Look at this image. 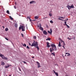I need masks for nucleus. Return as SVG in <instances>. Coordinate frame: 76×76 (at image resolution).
I'll list each match as a JSON object with an SVG mask.
<instances>
[{
    "label": "nucleus",
    "mask_w": 76,
    "mask_h": 76,
    "mask_svg": "<svg viewBox=\"0 0 76 76\" xmlns=\"http://www.w3.org/2000/svg\"><path fill=\"white\" fill-rule=\"evenodd\" d=\"M38 42H35V41H34V42L32 44L31 46V47H34L35 46L38 50H39V47L38 46Z\"/></svg>",
    "instance_id": "1"
},
{
    "label": "nucleus",
    "mask_w": 76,
    "mask_h": 76,
    "mask_svg": "<svg viewBox=\"0 0 76 76\" xmlns=\"http://www.w3.org/2000/svg\"><path fill=\"white\" fill-rule=\"evenodd\" d=\"M0 57H1V58H2L4 60H8L7 58L5 56H4V55H3L1 53H0Z\"/></svg>",
    "instance_id": "2"
},
{
    "label": "nucleus",
    "mask_w": 76,
    "mask_h": 76,
    "mask_svg": "<svg viewBox=\"0 0 76 76\" xmlns=\"http://www.w3.org/2000/svg\"><path fill=\"white\" fill-rule=\"evenodd\" d=\"M50 46H51V47L52 48H54V50L55 51H57V48H56V45L54 44H51Z\"/></svg>",
    "instance_id": "3"
},
{
    "label": "nucleus",
    "mask_w": 76,
    "mask_h": 76,
    "mask_svg": "<svg viewBox=\"0 0 76 76\" xmlns=\"http://www.w3.org/2000/svg\"><path fill=\"white\" fill-rule=\"evenodd\" d=\"M21 29H22V31H25V28L23 26H21V27H19V30L20 31Z\"/></svg>",
    "instance_id": "4"
},
{
    "label": "nucleus",
    "mask_w": 76,
    "mask_h": 76,
    "mask_svg": "<svg viewBox=\"0 0 76 76\" xmlns=\"http://www.w3.org/2000/svg\"><path fill=\"white\" fill-rule=\"evenodd\" d=\"M54 50V49L52 47L50 48V53H51L52 52H53V51Z\"/></svg>",
    "instance_id": "5"
},
{
    "label": "nucleus",
    "mask_w": 76,
    "mask_h": 76,
    "mask_svg": "<svg viewBox=\"0 0 76 76\" xmlns=\"http://www.w3.org/2000/svg\"><path fill=\"white\" fill-rule=\"evenodd\" d=\"M43 34L44 35H46L48 34V33L45 30H44L43 31Z\"/></svg>",
    "instance_id": "6"
},
{
    "label": "nucleus",
    "mask_w": 76,
    "mask_h": 76,
    "mask_svg": "<svg viewBox=\"0 0 76 76\" xmlns=\"http://www.w3.org/2000/svg\"><path fill=\"white\" fill-rule=\"evenodd\" d=\"M37 66H37V67H38V68H39V67H41V66H40V64H39V63L37 61Z\"/></svg>",
    "instance_id": "7"
},
{
    "label": "nucleus",
    "mask_w": 76,
    "mask_h": 76,
    "mask_svg": "<svg viewBox=\"0 0 76 76\" xmlns=\"http://www.w3.org/2000/svg\"><path fill=\"white\" fill-rule=\"evenodd\" d=\"M50 31H48V33H49V34H50L51 35V34H52V32H53V31H52V29H50Z\"/></svg>",
    "instance_id": "8"
},
{
    "label": "nucleus",
    "mask_w": 76,
    "mask_h": 76,
    "mask_svg": "<svg viewBox=\"0 0 76 76\" xmlns=\"http://www.w3.org/2000/svg\"><path fill=\"white\" fill-rule=\"evenodd\" d=\"M66 22H67L66 21L64 22L65 25L67 27V28H70V27L69 26H68L67 24L66 23Z\"/></svg>",
    "instance_id": "9"
},
{
    "label": "nucleus",
    "mask_w": 76,
    "mask_h": 76,
    "mask_svg": "<svg viewBox=\"0 0 76 76\" xmlns=\"http://www.w3.org/2000/svg\"><path fill=\"white\" fill-rule=\"evenodd\" d=\"M53 72L54 73H55V75L57 76H58V73L57 72H55V71H54V70H53Z\"/></svg>",
    "instance_id": "10"
},
{
    "label": "nucleus",
    "mask_w": 76,
    "mask_h": 76,
    "mask_svg": "<svg viewBox=\"0 0 76 76\" xmlns=\"http://www.w3.org/2000/svg\"><path fill=\"white\" fill-rule=\"evenodd\" d=\"M38 27H39V29H40V30H42V31H43V28L41 27V26H38Z\"/></svg>",
    "instance_id": "11"
},
{
    "label": "nucleus",
    "mask_w": 76,
    "mask_h": 76,
    "mask_svg": "<svg viewBox=\"0 0 76 76\" xmlns=\"http://www.w3.org/2000/svg\"><path fill=\"white\" fill-rule=\"evenodd\" d=\"M49 44H50V43H49V42H47V47H50V45H49Z\"/></svg>",
    "instance_id": "12"
},
{
    "label": "nucleus",
    "mask_w": 76,
    "mask_h": 76,
    "mask_svg": "<svg viewBox=\"0 0 76 76\" xmlns=\"http://www.w3.org/2000/svg\"><path fill=\"white\" fill-rule=\"evenodd\" d=\"M66 7H67V8H68V9L69 10V9H71V8H70V6L69 5H68L67 6H66Z\"/></svg>",
    "instance_id": "13"
},
{
    "label": "nucleus",
    "mask_w": 76,
    "mask_h": 76,
    "mask_svg": "<svg viewBox=\"0 0 76 76\" xmlns=\"http://www.w3.org/2000/svg\"><path fill=\"white\" fill-rule=\"evenodd\" d=\"M10 66H12V65H9L8 64V66H5V68H8V67H9Z\"/></svg>",
    "instance_id": "14"
},
{
    "label": "nucleus",
    "mask_w": 76,
    "mask_h": 76,
    "mask_svg": "<svg viewBox=\"0 0 76 76\" xmlns=\"http://www.w3.org/2000/svg\"><path fill=\"white\" fill-rule=\"evenodd\" d=\"M34 2H35L34 1H31L29 3H30V4H32L33 3H34Z\"/></svg>",
    "instance_id": "15"
},
{
    "label": "nucleus",
    "mask_w": 76,
    "mask_h": 76,
    "mask_svg": "<svg viewBox=\"0 0 76 76\" xmlns=\"http://www.w3.org/2000/svg\"><path fill=\"white\" fill-rule=\"evenodd\" d=\"M1 64L2 66H4V65H5V64H4V62L2 61L1 62Z\"/></svg>",
    "instance_id": "16"
},
{
    "label": "nucleus",
    "mask_w": 76,
    "mask_h": 76,
    "mask_svg": "<svg viewBox=\"0 0 76 76\" xmlns=\"http://www.w3.org/2000/svg\"><path fill=\"white\" fill-rule=\"evenodd\" d=\"M58 45L59 47H61V43L60 42H59Z\"/></svg>",
    "instance_id": "17"
},
{
    "label": "nucleus",
    "mask_w": 76,
    "mask_h": 76,
    "mask_svg": "<svg viewBox=\"0 0 76 76\" xmlns=\"http://www.w3.org/2000/svg\"><path fill=\"white\" fill-rule=\"evenodd\" d=\"M66 54H67V56H70V53H66Z\"/></svg>",
    "instance_id": "18"
},
{
    "label": "nucleus",
    "mask_w": 76,
    "mask_h": 76,
    "mask_svg": "<svg viewBox=\"0 0 76 76\" xmlns=\"http://www.w3.org/2000/svg\"><path fill=\"white\" fill-rule=\"evenodd\" d=\"M70 7L71 9H72V8H74V6H73V4H72L71 6H70Z\"/></svg>",
    "instance_id": "19"
},
{
    "label": "nucleus",
    "mask_w": 76,
    "mask_h": 76,
    "mask_svg": "<svg viewBox=\"0 0 76 76\" xmlns=\"http://www.w3.org/2000/svg\"><path fill=\"white\" fill-rule=\"evenodd\" d=\"M34 18L36 19H38V16H35L34 17Z\"/></svg>",
    "instance_id": "20"
},
{
    "label": "nucleus",
    "mask_w": 76,
    "mask_h": 76,
    "mask_svg": "<svg viewBox=\"0 0 76 76\" xmlns=\"http://www.w3.org/2000/svg\"><path fill=\"white\" fill-rule=\"evenodd\" d=\"M51 54H52V55H53L54 56H55V52H53V53H51Z\"/></svg>",
    "instance_id": "21"
},
{
    "label": "nucleus",
    "mask_w": 76,
    "mask_h": 76,
    "mask_svg": "<svg viewBox=\"0 0 76 76\" xmlns=\"http://www.w3.org/2000/svg\"><path fill=\"white\" fill-rule=\"evenodd\" d=\"M9 18L10 19H11V20H13V18H12L11 16H9Z\"/></svg>",
    "instance_id": "22"
},
{
    "label": "nucleus",
    "mask_w": 76,
    "mask_h": 76,
    "mask_svg": "<svg viewBox=\"0 0 76 76\" xmlns=\"http://www.w3.org/2000/svg\"><path fill=\"white\" fill-rule=\"evenodd\" d=\"M46 40H48V41H50V40H51V38H48L46 39Z\"/></svg>",
    "instance_id": "23"
},
{
    "label": "nucleus",
    "mask_w": 76,
    "mask_h": 76,
    "mask_svg": "<svg viewBox=\"0 0 76 76\" xmlns=\"http://www.w3.org/2000/svg\"><path fill=\"white\" fill-rule=\"evenodd\" d=\"M65 17H66L65 16V15H64V17H61L60 18H61V19H63H63H64Z\"/></svg>",
    "instance_id": "24"
},
{
    "label": "nucleus",
    "mask_w": 76,
    "mask_h": 76,
    "mask_svg": "<svg viewBox=\"0 0 76 76\" xmlns=\"http://www.w3.org/2000/svg\"><path fill=\"white\" fill-rule=\"evenodd\" d=\"M5 31H7L9 30V29L7 28H5Z\"/></svg>",
    "instance_id": "25"
},
{
    "label": "nucleus",
    "mask_w": 76,
    "mask_h": 76,
    "mask_svg": "<svg viewBox=\"0 0 76 76\" xmlns=\"http://www.w3.org/2000/svg\"><path fill=\"white\" fill-rule=\"evenodd\" d=\"M23 45V47H26V45L25 44H24Z\"/></svg>",
    "instance_id": "26"
},
{
    "label": "nucleus",
    "mask_w": 76,
    "mask_h": 76,
    "mask_svg": "<svg viewBox=\"0 0 76 76\" xmlns=\"http://www.w3.org/2000/svg\"><path fill=\"white\" fill-rule=\"evenodd\" d=\"M15 28H17V27H18V25H17V24H15Z\"/></svg>",
    "instance_id": "27"
},
{
    "label": "nucleus",
    "mask_w": 76,
    "mask_h": 76,
    "mask_svg": "<svg viewBox=\"0 0 76 76\" xmlns=\"http://www.w3.org/2000/svg\"><path fill=\"white\" fill-rule=\"evenodd\" d=\"M33 38L35 39L37 38V37H36V36H34L33 37Z\"/></svg>",
    "instance_id": "28"
},
{
    "label": "nucleus",
    "mask_w": 76,
    "mask_h": 76,
    "mask_svg": "<svg viewBox=\"0 0 76 76\" xmlns=\"http://www.w3.org/2000/svg\"><path fill=\"white\" fill-rule=\"evenodd\" d=\"M60 41H61V42L62 43V42H64L63 41V40H61V39H60Z\"/></svg>",
    "instance_id": "29"
},
{
    "label": "nucleus",
    "mask_w": 76,
    "mask_h": 76,
    "mask_svg": "<svg viewBox=\"0 0 76 76\" xmlns=\"http://www.w3.org/2000/svg\"><path fill=\"white\" fill-rule=\"evenodd\" d=\"M50 22L51 23H53V21L52 20H50Z\"/></svg>",
    "instance_id": "30"
},
{
    "label": "nucleus",
    "mask_w": 76,
    "mask_h": 76,
    "mask_svg": "<svg viewBox=\"0 0 76 76\" xmlns=\"http://www.w3.org/2000/svg\"><path fill=\"white\" fill-rule=\"evenodd\" d=\"M7 13H8V14H9V10H7Z\"/></svg>",
    "instance_id": "31"
},
{
    "label": "nucleus",
    "mask_w": 76,
    "mask_h": 76,
    "mask_svg": "<svg viewBox=\"0 0 76 76\" xmlns=\"http://www.w3.org/2000/svg\"><path fill=\"white\" fill-rule=\"evenodd\" d=\"M49 15L50 16V17L52 16V14L51 13H49Z\"/></svg>",
    "instance_id": "32"
},
{
    "label": "nucleus",
    "mask_w": 76,
    "mask_h": 76,
    "mask_svg": "<svg viewBox=\"0 0 76 76\" xmlns=\"http://www.w3.org/2000/svg\"><path fill=\"white\" fill-rule=\"evenodd\" d=\"M28 19H30L31 17H27Z\"/></svg>",
    "instance_id": "33"
},
{
    "label": "nucleus",
    "mask_w": 76,
    "mask_h": 76,
    "mask_svg": "<svg viewBox=\"0 0 76 76\" xmlns=\"http://www.w3.org/2000/svg\"><path fill=\"white\" fill-rule=\"evenodd\" d=\"M5 39H6V40L7 41H9V39H8L6 37L5 38Z\"/></svg>",
    "instance_id": "34"
},
{
    "label": "nucleus",
    "mask_w": 76,
    "mask_h": 76,
    "mask_svg": "<svg viewBox=\"0 0 76 76\" xmlns=\"http://www.w3.org/2000/svg\"><path fill=\"white\" fill-rule=\"evenodd\" d=\"M67 39H69V40H70V39H70V38H69V37H68Z\"/></svg>",
    "instance_id": "35"
},
{
    "label": "nucleus",
    "mask_w": 76,
    "mask_h": 76,
    "mask_svg": "<svg viewBox=\"0 0 76 76\" xmlns=\"http://www.w3.org/2000/svg\"><path fill=\"white\" fill-rule=\"evenodd\" d=\"M58 20H62V19H61V18H58Z\"/></svg>",
    "instance_id": "36"
},
{
    "label": "nucleus",
    "mask_w": 76,
    "mask_h": 76,
    "mask_svg": "<svg viewBox=\"0 0 76 76\" xmlns=\"http://www.w3.org/2000/svg\"><path fill=\"white\" fill-rule=\"evenodd\" d=\"M21 35L22 37H23V34H21Z\"/></svg>",
    "instance_id": "37"
},
{
    "label": "nucleus",
    "mask_w": 76,
    "mask_h": 76,
    "mask_svg": "<svg viewBox=\"0 0 76 76\" xmlns=\"http://www.w3.org/2000/svg\"><path fill=\"white\" fill-rule=\"evenodd\" d=\"M63 45H66V44H65V43L64 42H63Z\"/></svg>",
    "instance_id": "38"
},
{
    "label": "nucleus",
    "mask_w": 76,
    "mask_h": 76,
    "mask_svg": "<svg viewBox=\"0 0 76 76\" xmlns=\"http://www.w3.org/2000/svg\"><path fill=\"white\" fill-rule=\"evenodd\" d=\"M18 69H19L20 71L21 72V69H20L19 67L18 68Z\"/></svg>",
    "instance_id": "39"
},
{
    "label": "nucleus",
    "mask_w": 76,
    "mask_h": 76,
    "mask_svg": "<svg viewBox=\"0 0 76 76\" xmlns=\"http://www.w3.org/2000/svg\"><path fill=\"white\" fill-rule=\"evenodd\" d=\"M27 48H28V49H29V47H28V46H27Z\"/></svg>",
    "instance_id": "40"
},
{
    "label": "nucleus",
    "mask_w": 76,
    "mask_h": 76,
    "mask_svg": "<svg viewBox=\"0 0 76 76\" xmlns=\"http://www.w3.org/2000/svg\"><path fill=\"white\" fill-rule=\"evenodd\" d=\"M68 20V18L67 19V20H63V21H66V20Z\"/></svg>",
    "instance_id": "41"
},
{
    "label": "nucleus",
    "mask_w": 76,
    "mask_h": 76,
    "mask_svg": "<svg viewBox=\"0 0 76 76\" xmlns=\"http://www.w3.org/2000/svg\"><path fill=\"white\" fill-rule=\"evenodd\" d=\"M14 8H15V9H16V7L14 6Z\"/></svg>",
    "instance_id": "42"
},
{
    "label": "nucleus",
    "mask_w": 76,
    "mask_h": 76,
    "mask_svg": "<svg viewBox=\"0 0 76 76\" xmlns=\"http://www.w3.org/2000/svg\"><path fill=\"white\" fill-rule=\"evenodd\" d=\"M23 63H26V62L24 61H23Z\"/></svg>",
    "instance_id": "43"
},
{
    "label": "nucleus",
    "mask_w": 76,
    "mask_h": 76,
    "mask_svg": "<svg viewBox=\"0 0 76 76\" xmlns=\"http://www.w3.org/2000/svg\"><path fill=\"white\" fill-rule=\"evenodd\" d=\"M63 47L64 48V49H65V47H64V45L63 46Z\"/></svg>",
    "instance_id": "44"
},
{
    "label": "nucleus",
    "mask_w": 76,
    "mask_h": 76,
    "mask_svg": "<svg viewBox=\"0 0 76 76\" xmlns=\"http://www.w3.org/2000/svg\"><path fill=\"white\" fill-rule=\"evenodd\" d=\"M39 25L40 26H41V24H40Z\"/></svg>",
    "instance_id": "45"
},
{
    "label": "nucleus",
    "mask_w": 76,
    "mask_h": 76,
    "mask_svg": "<svg viewBox=\"0 0 76 76\" xmlns=\"http://www.w3.org/2000/svg\"><path fill=\"white\" fill-rule=\"evenodd\" d=\"M32 58H35V57L34 56L32 57Z\"/></svg>",
    "instance_id": "46"
},
{
    "label": "nucleus",
    "mask_w": 76,
    "mask_h": 76,
    "mask_svg": "<svg viewBox=\"0 0 76 76\" xmlns=\"http://www.w3.org/2000/svg\"><path fill=\"white\" fill-rule=\"evenodd\" d=\"M29 45H31V43H29Z\"/></svg>",
    "instance_id": "47"
},
{
    "label": "nucleus",
    "mask_w": 76,
    "mask_h": 76,
    "mask_svg": "<svg viewBox=\"0 0 76 76\" xmlns=\"http://www.w3.org/2000/svg\"><path fill=\"white\" fill-rule=\"evenodd\" d=\"M29 20H30V22H31V19H29Z\"/></svg>",
    "instance_id": "48"
},
{
    "label": "nucleus",
    "mask_w": 76,
    "mask_h": 76,
    "mask_svg": "<svg viewBox=\"0 0 76 76\" xmlns=\"http://www.w3.org/2000/svg\"><path fill=\"white\" fill-rule=\"evenodd\" d=\"M45 18H47V17H46L45 18H44V19H45Z\"/></svg>",
    "instance_id": "49"
},
{
    "label": "nucleus",
    "mask_w": 76,
    "mask_h": 76,
    "mask_svg": "<svg viewBox=\"0 0 76 76\" xmlns=\"http://www.w3.org/2000/svg\"><path fill=\"white\" fill-rule=\"evenodd\" d=\"M60 17H61L59 16V17H58V18H60Z\"/></svg>",
    "instance_id": "50"
},
{
    "label": "nucleus",
    "mask_w": 76,
    "mask_h": 76,
    "mask_svg": "<svg viewBox=\"0 0 76 76\" xmlns=\"http://www.w3.org/2000/svg\"><path fill=\"white\" fill-rule=\"evenodd\" d=\"M27 29H28V27L26 26Z\"/></svg>",
    "instance_id": "51"
},
{
    "label": "nucleus",
    "mask_w": 76,
    "mask_h": 76,
    "mask_svg": "<svg viewBox=\"0 0 76 76\" xmlns=\"http://www.w3.org/2000/svg\"><path fill=\"white\" fill-rule=\"evenodd\" d=\"M15 4H16V2H15Z\"/></svg>",
    "instance_id": "52"
},
{
    "label": "nucleus",
    "mask_w": 76,
    "mask_h": 76,
    "mask_svg": "<svg viewBox=\"0 0 76 76\" xmlns=\"http://www.w3.org/2000/svg\"><path fill=\"white\" fill-rule=\"evenodd\" d=\"M9 76H11V75H10Z\"/></svg>",
    "instance_id": "53"
},
{
    "label": "nucleus",
    "mask_w": 76,
    "mask_h": 76,
    "mask_svg": "<svg viewBox=\"0 0 76 76\" xmlns=\"http://www.w3.org/2000/svg\"><path fill=\"white\" fill-rule=\"evenodd\" d=\"M3 28H4V26H3Z\"/></svg>",
    "instance_id": "54"
},
{
    "label": "nucleus",
    "mask_w": 76,
    "mask_h": 76,
    "mask_svg": "<svg viewBox=\"0 0 76 76\" xmlns=\"http://www.w3.org/2000/svg\"><path fill=\"white\" fill-rule=\"evenodd\" d=\"M75 76H76V75H75Z\"/></svg>",
    "instance_id": "55"
},
{
    "label": "nucleus",
    "mask_w": 76,
    "mask_h": 76,
    "mask_svg": "<svg viewBox=\"0 0 76 76\" xmlns=\"http://www.w3.org/2000/svg\"><path fill=\"white\" fill-rule=\"evenodd\" d=\"M6 76H7V75H6Z\"/></svg>",
    "instance_id": "56"
}]
</instances>
